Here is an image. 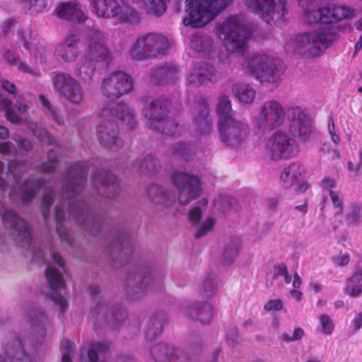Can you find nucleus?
Listing matches in <instances>:
<instances>
[{"instance_id":"1","label":"nucleus","mask_w":362,"mask_h":362,"mask_svg":"<svg viewBox=\"0 0 362 362\" xmlns=\"http://www.w3.org/2000/svg\"><path fill=\"white\" fill-rule=\"evenodd\" d=\"M255 127L262 132L273 131L266 139L264 150L274 160L289 159L298 156L299 146L291 133L307 141L313 132L312 122L304 110L294 106L287 108L276 100L264 102L255 117Z\"/></svg>"},{"instance_id":"2","label":"nucleus","mask_w":362,"mask_h":362,"mask_svg":"<svg viewBox=\"0 0 362 362\" xmlns=\"http://www.w3.org/2000/svg\"><path fill=\"white\" fill-rule=\"evenodd\" d=\"M122 5L116 0H89L91 7L99 17L117 18L120 22H136L139 14L130 4H136L155 15L163 14L166 9V0H121Z\"/></svg>"},{"instance_id":"3","label":"nucleus","mask_w":362,"mask_h":362,"mask_svg":"<svg viewBox=\"0 0 362 362\" xmlns=\"http://www.w3.org/2000/svg\"><path fill=\"white\" fill-rule=\"evenodd\" d=\"M116 120L132 128L134 124L132 110L126 104H119L114 112L109 107H104L100 111L97 135L103 145L112 150H117L122 145V141L117 137Z\"/></svg>"},{"instance_id":"4","label":"nucleus","mask_w":362,"mask_h":362,"mask_svg":"<svg viewBox=\"0 0 362 362\" xmlns=\"http://www.w3.org/2000/svg\"><path fill=\"white\" fill-rule=\"evenodd\" d=\"M217 114L221 141L231 146L240 145L247 137L249 129L247 124L234 119L230 102L227 96L220 97L217 105Z\"/></svg>"},{"instance_id":"5","label":"nucleus","mask_w":362,"mask_h":362,"mask_svg":"<svg viewBox=\"0 0 362 362\" xmlns=\"http://www.w3.org/2000/svg\"><path fill=\"white\" fill-rule=\"evenodd\" d=\"M232 0H185V26L202 28L212 21Z\"/></svg>"},{"instance_id":"6","label":"nucleus","mask_w":362,"mask_h":362,"mask_svg":"<svg viewBox=\"0 0 362 362\" xmlns=\"http://www.w3.org/2000/svg\"><path fill=\"white\" fill-rule=\"evenodd\" d=\"M84 45L85 55L80 60L76 69V74L86 79L93 74L97 62L108 57L109 50L105 34L98 30H90L86 34Z\"/></svg>"},{"instance_id":"7","label":"nucleus","mask_w":362,"mask_h":362,"mask_svg":"<svg viewBox=\"0 0 362 362\" xmlns=\"http://www.w3.org/2000/svg\"><path fill=\"white\" fill-rule=\"evenodd\" d=\"M216 33L223 40L226 49L233 54L243 53L251 36L239 16H230L218 24Z\"/></svg>"},{"instance_id":"8","label":"nucleus","mask_w":362,"mask_h":362,"mask_svg":"<svg viewBox=\"0 0 362 362\" xmlns=\"http://www.w3.org/2000/svg\"><path fill=\"white\" fill-rule=\"evenodd\" d=\"M299 6L302 8L303 20L308 24H329L355 16V11L345 5L332 4L320 8L314 0H310Z\"/></svg>"},{"instance_id":"9","label":"nucleus","mask_w":362,"mask_h":362,"mask_svg":"<svg viewBox=\"0 0 362 362\" xmlns=\"http://www.w3.org/2000/svg\"><path fill=\"white\" fill-rule=\"evenodd\" d=\"M332 36L322 30L305 33L288 42L285 48L288 51L299 52L308 57L319 56L331 44Z\"/></svg>"},{"instance_id":"10","label":"nucleus","mask_w":362,"mask_h":362,"mask_svg":"<svg viewBox=\"0 0 362 362\" xmlns=\"http://www.w3.org/2000/svg\"><path fill=\"white\" fill-rule=\"evenodd\" d=\"M277 63V59L266 54H254L247 59L243 67L262 83L276 84L281 75Z\"/></svg>"},{"instance_id":"11","label":"nucleus","mask_w":362,"mask_h":362,"mask_svg":"<svg viewBox=\"0 0 362 362\" xmlns=\"http://www.w3.org/2000/svg\"><path fill=\"white\" fill-rule=\"evenodd\" d=\"M166 110V105L163 101L151 100L146 101L144 112L151 128L174 136L179 132V127L174 120L165 118Z\"/></svg>"},{"instance_id":"12","label":"nucleus","mask_w":362,"mask_h":362,"mask_svg":"<svg viewBox=\"0 0 362 362\" xmlns=\"http://www.w3.org/2000/svg\"><path fill=\"white\" fill-rule=\"evenodd\" d=\"M244 2L248 10L267 23L281 20L286 13L285 0H244Z\"/></svg>"},{"instance_id":"13","label":"nucleus","mask_w":362,"mask_h":362,"mask_svg":"<svg viewBox=\"0 0 362 362\" xmlns=\"http://www.w3.org/2000/svg\"><path fill=\"white\" fill-rule=\"evenodd\" d=\"M130 76L123 71H114L104 78L101 85L103 94L110 100L116 99L132 89Z\"/></svg>"},{"instance_id":"14","label":"nucleus","mask_w":362,"mask_h":362,"mask_svg":"<svg viewBox=\"0 0 362 362\" xmlns=\"http://www.w3.org/2000/svg\"><path fill=\"white\" fill-rule=\"evenodd\" d=\"M173 182L179 191V200L187 204L198 197L201 192V184L197 177L185 172L177 171L173 175Z\"/></svg>"},{"instance_id":"15","label":"nucleus","mask_w":362,"mask_h":362,"mask_svg":"<svg viewBox=\"0 0 362 362\" xmlns=\"http://www.w3.org/2000/svg\"><path fill=\"white\" fill-rule=\"evenodd\" d=\"M57 90L73 104H81L84 99V93L80 83L66 74H58L54 79Z\"/></svg>"},{"instance_id":"16","label":"nucleus","mask_w":362,"mask_h":362,"mask_svg":"<svg viewBox=\"0 0 362 362\" xmlns=\"http://www.w3.org/2000/svg\"><path fill=\"white\" fill-rule=\"evenodd\" d=\"M46 277L52 289L50 297L56 304L59 305L63 312L66 307L67 299L63 292L64 283L62 274L52 266H48L46 270Z\"/></svg>"},{"instance_id":"17","label":"nucleus","mask_w":362,"mask_h":362,"mask_svg":"<svg viewBox=\"0 0 362 362\" xmlns=\"http://www.w3.org/2000/svg\"><path fill=\"white\" fill-rule=\"evenodd\" d=\"M1 218L6 227H11L16 232L22 246H29L31 241V233L27 223L17 217L16 214L11 210L6 211L1 215Z\"/></svg>"},{"instance_id":"18","label":"nucleus","mask_w":362,"mask_h":362,"mask_svg":"<svg viewBox=\"0 0 362 362\" xmlns=\"http://www.w3.org/2000/svg\"><path fill=\"white\" fill-rule=\"evenodd\" d=\"M54 12L59 18L71 22L83 23L86 20V16L83 11L81 6L76 0L58 4Z\"/></svg>"},{"instance_id":"19","label":"nucleus","mask_w":362,"mask_h":362,"mask_svg":"<svg viewBox=\"0 0 362 362\" xmlns=\"http://www.w3.org/2000/svg\"><path fill=\"white\" fill-rule=\"evenodd\" d=\"M79 37L76 34H69L56 48V54L63 61L74 62L78 56L77 44Z\"/></svg>"},{"instance_id":"20","label":"nucleus","mask_w":362,"mask_h":362,"mask_svg":"<svg viewBox=\"0 0 362 362\" xmlns=\"http://www.w3.org/2000/svg\"><path fill=\"white\" fill-rule=\"evenodd\" d=\"M305 174V167L298 162L292 163L280 175V182L284 188H290L301 180Z\"/></svg>"},{"instance_id":"21","label":"nucleus","mask_w":362,"mask_h":362,"mask_svg":"<svg viewBox=\"0 0 362 362\" xmlns=\"http://www.w3.org/2000/svg\"><path fill=\"white\" fill-rule=\"evenodd\" d=\"M202 216V211L199 208L195 207L189 213V219L190 222L197 225L195 237L201 238L212 230L215 224V219L211 216H208L202 221L199 222Z\"/></svg>"},{"instance_id":"22","label":"nucleus","mask_w":362,"mask_h":362,"mask_svg":"<svg viewBox=\"0 0 362 362\" xmlns=\"http://www.w3.org/2000/svg\"><path fill=\"white\" fill-rule=\"evenodd\" d=\"M214 79V69L206 64L194 68L187 77L188 83L194 86H199Z\"/></svg>"},{"instance_id":"23","label":"nucleus","mask_w":362,"mask_h":362,"mask_svg":"<svg viewBox=\"0 0 362 362\" xmlns=\"http://www.w3.org/2000/svg\"><path fill=\"white\" fill-rule=\"evenodd\" d=\"M144 37L148 55L163 54L170 46L169 40L160 34L149 33Z\"/></svg>"},{"instance_id":"24","label":"nucleus","mask_w":362,"mask_h":362,"mask_svg":"<svg viewBox=\"0 0 362 362\" xmlns=\"http://www.w3.org/2000/svg\"><path fill=\"white\" fill-rule=\"evenodd\" d=\"M5 353L12 362H31L23 349L22 342L18 339L7 343L4 347Z\"/></svg>"},{"instance_id":"25","label":"nucleus","mask_w":362,"mask_h":362,"mask_svg":"<svg viewBox=\"0 0 362 362\" xmlns=\"http://www.w3.org/2000/svg\"><path fill=\"white\" fill-rule=\"evenodd\" d=\"M197 310V317L202 323H209L213 317L214 309L210 303H205L190 306L187 310V313L194 317V311Z\"/></svg>"},{"instance_id":"26","label":"nucleus","mask_w":362,"mask_h":362,"mask_svg":"<svg viewBox=\"0 0 362 362\" xmlns=\"http://www.w3.org/2000/svg\"><path fill=\"white\" fill-rule=\"evenodd\" d=\"M148 194L155 204L166 206H169L173 199V197L168 192L158 185L151 186L148 190Z\"/></svg>"},{"instance_id":"27","label":"nucleus","mask_w":362,"mask_h":362,"mask_svg":"<svg viewBox=\"0 0 362 362\" xmlns=\"http://www.w3.org/2000/svg\"><path fill=\"white\" fill-rule=\"evenodd\" d=\"M233 91L234 95L243 103H251L255 96V91L246 84L234 86Z\"/></svg>"},{"instance_id":"28","label":"nucleus","mask_w":362,"mask_h":362,"mask_svg":"<svg viewBox=\"0 0 362 362\" xmlns=\"http://www.w3.org/2000/svg\"><path fill=\"white\" fill-rule=\"evenodd\" d=\"M146 43L144 35L138 37L129 50L131 57L141 60L149 56Z\"/></svg>"},{"instance_id":"29","label":"nucleus","mask_w":362,"mask_h":362,"mask_svg":"<svg viewBox=\"0 0 362 362\" xmlns=\"http://www.w3.org/2000/svg\"><path fill=\"white\" fill-rule=\"evenodd\" d=\"M190 47L199 52H205L210 49L212 45V40L206 35H194L192 37Z\"/></svg>"},{"instance_id":"30","label":"nucleus","mask_w":362,"mask_h":362,"mask_svg":"<svg viewBox=\"0 0 362 362\" xmlns=\"http://www.w3.org/2000/svg\"><path fill=\"white\" fill-rule=\"evenodd\" d=\"M12 102L3 95H0V109L6 110V118L11 122L18 123L21 121V117L19 114L16 113L11 108Z\"/></svg>"},{"instance_id":"31","label":"nucleus","mask_w":362,"mask_h":362,"mask_svg":"<svg viewBox=\"0 0 362 362\" xmlns=\"http://www.w3.org/2000/svg\"><path fill=\"white\" fill-rule=\"evenodd\" d=\"M344 292L350 297H358L362 293V284L353 276H350L346 281Z\"/></svg>"},{"instance_id":"32","label":"nucleus","mask_w":362,"mask_h":362,"mask_svg":"<svg viewBox=\"0 0 362 362\" xmlns=\"http://www.w3.org/2000/svg\"><path fill=\"white\" fill-rule=\"evenodd\" d=\"M346 221L349 224L356 225L362 222V205L352 204L346 214Z\"/></svg>"},{"instance_id":"33","label":"nucleus","mask_w":362,"mask_h":362,"mask_svg":"<svg viewBox=\"0 0 362 362\" xmlns=\"http://www.w3.org/2000/svg\"><path fill=\"white\" fill-rule=\"evenodd\" d=\"M177 69L174 65H168L159 68L156 73V78L166 81H173L176 78Z\"/></svg>"},{"instance_id":"34","label":"nucleus","mask_w":362,"mask_h":362,"mask_svg":"<svg viewBox=\"0 0 362 362\" xmlns=\"http://www.w3.org/2000/svg\"><path fill=\"white\" fill-rule=\"evenodd\" d=\"M240 245L237 240L228 243L224 248L223 256L226 262H232L238 255Z\"/></svg>"},{"instance_id":"35","label":"nucleus","mask_w":362,"mask_h":362,"mask_svg":"<svg viewBox=\"0 0 362 362\" xmlns=\"http://www.w3.org/2000/svg\"><path fill=\"white\" fill-rule=\"evenodd\" d=\"M329 197L332 205L335 209V215H342L343 213V195L339 191L330 190Z\"/></svg>"},{"instance_id":"36","label":"nucleus","mask_w":362,"mask_h":362,"mask_svg":"<svg viewBox=\"0 0 362 362\" xmlns=\"http://www.w3.org/2000/svg\"><path fill=\"white\" fill-rule=\"evenodd\" d=\"M321 332L325 334H331L334 330V325L331 318L327 315L320 317Z\"/></svg>"},{"instance_id":"37","label":"nucleus","mask_w":362,"mask_h":362,"mask_svg":"<svg viewBox=\"0 0 362 362\" xmlns=\"http://www.w3.org/2000/svg\"><path fill=\"white\" fill-rule=\"evenodd\" d=\"M208 114H209L208 107L205 104H203L202 105V112L199 115V118L196 119V120H197V122L199 123V125H200L201 127H202V126L204 127V128L203 129L204 132H207L208 131L210 130V128H211V124H209V120L206 119Z\"/></svg>"},{"instance_id":"38","label":"nucleus","mask_w":362,"mask_h":362,"mask_svg":"<svg viewBox=\"0 0 362 362\" xmlns=\"http://www.w3.org/2000/svg\"><path fill=\"white\" fill-rule=\"evenodd\" d=\"M304 334V330L302 328L296 327L294 329L291 335L288 333H284L281 335V339L285 341H298L303 338Z\"/></svg>"},{"instance_id":"39","label":"nucleus","mask_w":362,"mask_h":362,"mask_svg":"<svg viewBox=\"0 0 362 362\" xmlns=\"http://www.w3.org/2000/svg\"><path fill=\"white\" fill-rule=\"evenodd\" d=\"M328 132L332 141L333 142L336 147H338L340 144V137L337 131L335 129L334 121L331 118L329 119L328 123Z\"/></svg>"},{"instance_id":"40","label":"nucleus","mask_w":362,"mask_h":362,"mask_svg":"<svg viewBox=\"0 0 362 362\" xmlns=\"http://www.w3.org/2000/svg\"><path fill=\"white\" fill-rule=\"evenodd\" d=\"M33 134L37 136L42 142L48 144H54L55 142L54 138L45 129H33Z\"/></svg>"},{"instance_id":"41","label":"nucleus","mask_w":362,"mask_h":362,"mask_svg":"<svg viewBox=\"0 0 362 362\" xmlns=\"http://www.w3.org/2000/svg\"><path fill=\"white\" fill-rule=\"evenodd\" d=\"M36 183L30 184L29 182H26L25 189H23L22 194V199L23 202H29L35 194Z\"/></svg>"},{"instance_id":"42","label":"nucleus","mask_w":362,"mask_h":362,"mask_svg":"<svg viewBox=\"0 0 362 362\" xmlns=\"http://www.w3.org/2000/svg\"><path fill=\"white\" fill-rule=\"evenodd\" d=\"M18 34L25 43V46L30 48V41L32 40V30L29 25L19 30Z\"/></svg>"},{"instance_id":"43","label":"nucleus","mask_w":362,"mask_h":362,"mask_svg":"<svg viewBox=\"0 0 362 362\" xmlns=\"http://www.w3.org/2000/svg\"><path fill=\"white\" fill-rule=\"evenodd\" d=\"M333 262L338 267H344L350 261V255L348 253H339L332 258Z\"/></svg>"},{"instance_id":"44","label":"nucleus","mask_w":362,"mask_h":362,"mask_svg":"<svg viewBox=\"0 0 362 362\" xmlns=\"http://www.w3.org/2000/svg\"><path fill=\"white\" fill-rule=\"evenodd\" d=\"M62 348L64 350L62 356V362H71L70 353L72 349V344L69 340H63L62 341Z\"/></svg>"},{"instance_id":"45","label":"nucleus","mask_w":362,"mask_h":362,"mask_svg":"<svg viewBox=\"0 0 362 362\" xmlns=\"http://www.w3.org/2000/svg\"><path fill=\"white\" fill-rule=\"evenodd\" d=\"M283 302L279 299H274L269 300L264 306L265 310L270 311H278L283 308Z\"/></svg>"},{"instance_id":"46","label":"nucleus","mask_w":362,"mask_h":362,"mask_svg":"<svg viewBox=\"0 0 362 362\" xmlns=\"http://www.w3.org/2000/svg\"><path fill=\"white\" fill-rule=\"evenodd\" d=\"M203 296L207 298L212 297L216 292L217 287L214 285L211 281H206L204 283Z\"/></svg>"},{"instance_id":"47","label":"nucleus","mask_w":362,"mask_h":362,"mask_svg":"<svg viewBox=\"0 0 362 362\" xmlns=\"http://www.w3.org/2000/svg\"><path fill=\"white\" fill-rule=\"evenodd\" d=\"M156 165V160L152 157L151 156H149L146 157L144 160L142 162L141 165V168L142 170H146L149 172L154 170Z\"/></svg>"},{"instance_id":"48","label":"nucleus","mask_w":362,"mask_h":362,"mask_svg":"<svg viewBox=\"0 0 362 362\" xmlns=\"http://www.w3.org/2000/svg\"><path fill=\"white\" fill-rule=\"evenodd\" d=\"M2 88L8 93L13 95L15 97H18V94L17 93V88L14 83L8 81H4L2 82Z\"/></svg>"},{"instance_id":"49","label":"nucleus","mask_w":362,"mask_h":362,"mask_svg":"<svg viewBox=\"0 0 362 362\" xmlns=\"http://www.w3.org/2000/svg\"><path fill=\"white\" fill-rule=\"evenodd\" d=\"M323 188L330 190H334V188L337 185V182L334 179L331 177H325L321 182Z\"/></svg>"},{"instance_id":"50","label":"nucleus","mask_w":362,"mask_h":362,"mask_svg":"<svg viewBox=\"0 0 362 362\" xmlns=\"http://www.w3.org/2000/svg\"><path fill=\"white\" fill-rule=\"evenodd\" d=\"M354 330L357 331L362 327V311L356 313L352 320Z\"/></svg>"},{"instance_id":"51","label":"nucleus","mask_w":362,"mask_h":362,"mask_svg":"<svg viewBox=\"0 0 362 362\" xmlns=\"http://www.w3.org/2000/svg\"><path fill=\"white\" fill-rule=\"evenodd\" d=\"M16 107L19 114L25 113L28 110V105L21 100V98L20 96L18 97L16 100Z\"/></svg>"},{"instance_id":"52","label":"nucleus","mask_w":362,"mask_h":362,"mask_svg":"<svg viewBox=\"0 0 362 362\" xmlns=\"http://www.w3.org/2000/svg\"><path fill=\"white\" fill-rule=\"evenodd\" d=\"M361 168V164L358 163L354 165L351 161L348 163V170L349 172L353 173L354 175L358 176L360 175V170Z\"/></svg>"},{"instance_id":"53","label":"nucleus","mask_w":362,"mask_h":362,"mask_svg":"<svg viewBox=\"0 0 362 362\" xmlns=\"http://www.w3.org/2000/svg\"><path fill=\"white\" fill-rule=\"evenodd\" d=\"M50 256L53 262L57 264L60 267L63 268L64 266V261L62 258V257L54 251H50Z\"/></svg>"},{"instance_id":"54","label":"nucleus","mask_w":362,"mask_h":362,"mask_svg":"<svg viewBox=\"0 0 362 362\" xmlns=\"http://www.w3.org/2000/svg\"><path fill=\"white\" fill-rule=\"evenodd\" d=\"M55 158L49 157V164L48 165H42L41 166V169L43 171H51L55 168Z\"/></svg>"},{"instance_id":"55","label":"nucleus","mask_w":362,"mask_h":362,"mask_svg":"<svg viewBox=\"0 0 362 362\" xmlns=\"http://www.w3.org/2000/svg\"><path fill=\"white\" fill-rule=\"evenodd\" d=\"M17 68L19 71L25 72L33 74V71L31 68H30L25 62L19 61L16 64Z\"/></svg>"},{"instance_id":"56","label":"nucleus","mask_w":362,"mask_h":362,"mask_svg":"<svg viewBox=\"0 0 362 362\" xmlns=\"http://www.w3.org/2000/svg\"><path fill=\"white\" fill-rule=\"evenodd\" d=\"M40 100L42 104V105L46 107L47 110L51 111V113L52 114L53 117L55 118V119L60 123V121L59 120L58 117H57L55 112H54L52 110H51L50 105L49 101L43 96L41 95L40 98Z\"/></svg>"},{"instance_id":"57","label":"nucleus","mask_w":362,"mask_h":362,"mask_svg":"<svg viewBox=\"0 0 362 362\" xmlns=\"http://www.w3.org/2000/svg\"><path fill=\"white\" fill-rule=\"evenodd\" d=\"M309 289L314 293H320L322 289V286L316 281H312L309 284Z\"/></svg>"},{"instance_id":"58","label":"nucleus","mask_w":362,"mask_h":362,"mask_svg":"<svg viewBox=\"0 0 362 362\" xmlns=\"http://www.w3.org/2000/svg\"><path fill=\"white\" fill-rule=\"evenodd\" d=\"M300 180L298 182L296 183L295 186V190L298 192H305L308 187V185L305 182H300Z\"/></svg>"},{"instance_id":"59","label":"nucleus","mask_w":362,"mask_h":362,"mask_svg":"<svg viewBox=\"0 0 362 362\" xmlns=\"http://www.w3.org/2000/svg\"><path fill=\"white\" fill-rule=\"evenodd\" d=\"M52 201V195L50 192L45 194L43 197V204L46 209H48Z\"/></svg>"},{"instance_id":"60","label":"nucleus","mask_w":362,"mask_h":362,"mask_svg":"<svg viewBox=\"0 0 362 362\" xmlns=\"http://www.w3.org/2000/svg\"><path fill=\"white\" fill-rule=\"evenodd\" d=\"M11 150V145L8 142L0 143V154L6 155Z\"/></svg>"},{"instance_id":"61","label":"nucleus","mask_w":362,"mask_h":362,"mask_svg":"<svg viewBox=\"0 0 362 362\" xmlns=\"http://www.w3.org/2000/svg\"><path fill=\"white\" fill-rule=\"evenodd\" d=\"M302 281L300 277L298 276L297 273H296L293 276V279L292 280V286L293 287V289H298L301 286Z\"/></svg>"},{"instance_id":"62","label":"nucleus","mask_w":362,"mask_h":362,"mask_svg":"<svg viewBox=\"0 0 362 362\" xmlns=\"http://www.w3.org/2000/svg\"><path fill=\"white\" fill-rule=\"evenodd\" d=\"M288 272V269L284 264H281L276 267L275 275L276 276H284Z\"/></svg>"},{"instance_id":"63","label":"nucleus","mask_w":362,"mask_h":362,"mask_svg":"<svg viewBox=\"0 0 362 362\" xmlns=\"http://www.w3.org/2000/svg\"><path fill=\"white\" fill-rule=\"evenodd\" d=\"M290 293L291 296L297 301H300L302 299L303 293L298 289H292L291 290Z\"/></svg>"},{"instance_id":"64","label":"nucleus","mask_w":362,"mask_h":362,"mask_svg":"<svg viewBox=\"0 0 362 362\" xmlns=\"http://www.w3.org/2000/svg\"><path fill=\"white\" fill-rule=\"evenodd\" d=\"M351 276L359 282L362 281V267L356 269Z\"/></svg>"}]
</instances>
